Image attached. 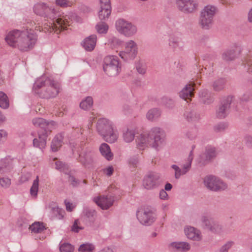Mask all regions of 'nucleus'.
Here are the masks:
<instances>
[{
	"label": "nucleus",
	"instance_id": "obj_1",
	"mask_svg": "<svg viewBox=\"0 0 252 252\" xmlns=\"http://www.w3.org/2000/svg\"><path fill=\"white\" fill-rule=\"evenodd\" d=\"M5 41L10 47L17 48L21 51L31 50L35 45L37 37L29 30H14L8 32L5 37Z\"/></svg>",
	"mask_w": 252,
	"mask_h": 252
},
{
	"label": "nucleus",
	"instance_id": "obj_2",
	"mask_svg": "<svg viewBox=\"0 0 252 252\" xmlns=\"http://www.w3.org/2000/svg\"><path fill=\"white\" fill-rule=\"evenodd\" d=\"M135 142L136 147L139 150L143 151L149 146L158 151L165 145V134L160 127H154L147 132L141 134Z\"/></svg>",
	"mask_w": 252,
	"mask_h": 252
},
{
	"label": "nucleus",
	"instance_id": "obj_3",
	"mask_svg": "<svg viewBox=\"0 0 252 252\" xmlns=\"http://www.w3.org/2000/svg\"><path fill=\"white\" fill-rule=\"evenodd\" d=\"M33 12L37 15L51 20L50 25L45 24L44 27L41 29L39 23L33 22L34 29L36 31H42L45 32H51L53 31L57 32V25H56V20L60 16L58 9L54 5L45 2H38L35 3L33 7Z\"/></svg>",
	"mask_w": 252,
	"mask_h": 252
},
{
	"label": "nucleus",
	"instance_id": "obj_4",
	"mask_svg": "<svg viewBox=\"0 0 252 252\" xmlns=\"http://www.w3.org/2000/svg\"><path fill=\"white\" fill-rule=\"evenodd\" d=\"M33 90L40 97L50 98L58 95L61 90V85L52 78L43 75L36 80Z\"/></svg>",
	"mask_w": 252,
	"mask_h": 252
},
{
	"label": "nucleus",
	"instance_id": "obj_5",
	"mask_svg": "<svg viewBox=\"0 0 252 252\" xmlns=\"http://www.w3.org/2000/svg\"><path fill=\"white\" fill-rule=\"evenodd\" d=\"M218 12L216 6L208 4L205 6L200 12L198 24L203 30H209L214 23V17Z\"/></svg>",
	"mask_w": 252,
	"mask_h": 252
},
{
	"label": "nucleus",
	"instance_id": "obj_6",
	"mask_svg": "<svg viewBox=\"0 0 252 252\" xmlns=\"http://www.w3.org/2000/svg\"><path fill=\"white\" fill-rule=\"evenodd\" d=\"M103 68L104 72L112 77L117 75L121 70V64L118 57L112 55L105 57Z\"/></svg>",
	"mask_w": 252,
	"mask_h": 252
},
{
	"label": "nucleus",
	"instance_id": "obj_7",
	"mask_svg": "<svg viewBox=\"0 0 252 252\" xmlns=\"http://www.w3.org/2000/svg\"><path fill=\"white\" fill-rule=\"evenodd\" d=\"M115 26L119 33L127 37L134 35L137 32L136 25L123 18L117 20Z\"/></svg>",
	"mask_w": 252,
	"mask_h": 252
},
{
	"label": "nucleus",
	"instance_id": "obj_8",
	"mask_svg": "<svg viewBox=\"0 0 252 252\" xmlns=\"http://www.w3.org/2000/svg\"><path fill=\"white\" fill-rule=\"evenodd\" d=\"M204 186L209 190L215 192H221L228 188V185L222 180L213 175L205 177L203 180Z\"/></svg>",
	"mask_w": 252,
	"mask_h": 252
},
{
	"label": "nucleus",
	"instance_id": "obj_9",
	"mask_svg": "<svg viewBox=\"0 0 252 252\" xmlns=\"http://www.w3.org/2000/svg\"><path fill=\"white\" fill-rule=\"evenodd\" d=\"M125 47V50L119 53L120 57L125 61L134 60L138 53L136 43L132 40H128L126 42Z\"/></svg>",
	"mask_w": 252,
	"mask_h": 252
},
{
	"label": "nucleus",
	"instance_id": "obj_10",
	"mask_svg": "<svg viewBox=\"0 0 252 252\" xmlns=\"http://www.w3.org/2000/svg\"><path fill=\"white\" fill-rule=\"evenodd\" d=\"M72 21L80 23L82 22V19L73 13H70L68 15L60 16L56 20V24L57 25V31L60 32L65 30L67 26L70 25Z\"/></svg>",
	"mask_w": 252,
	"mask_h": 252
},
{
	"label": "nucleus",
	"instance_id": "obj_11",
	"mask_svg": "<svg viewBox=\"0 0 252 252\" xmlns=\"http://www.w3.org/2000/svg\"><path fill=\"white\" fill-rule=\"evenodd\" d=\"M136 216L139 222L145 225H151L156 219L155 214L152 211L142 208L137 210Z\"/></svg>",
	"mask_w": 252,
	"mask_h": 252
},
{
	"label": "nucleus",
	"instance_id": "obj_12",
	"mask_svg": "<svg viewBox=\"0 0 252 252\" xmlns=\"http://www.w3.org/2000/svg\"><path fill=\"white\" fill-rule=\"evenodd\" d=\"M232 99L233 96L229 95L222 99L216 112L218 118H224L228 115Z\"/></svg>",
	"mask_w": 252,
	"mask_h": 252
},
{
	"label": "nucleus",
	"instance_id": "obj_13",
	"mask_svg": "<svg viewBox=\"0 0 252 252\" xmlns=\"http://www.w3.org/2000/svg\"><path fill=\"white\" fill-rule=\"evenodd\" d=\"M178 9L185 13H191L198 7V3L195 0H176Z\"/></svg>",
	"mask_w": 252,
	"mask_h": 252
},
{
	"label": "nucleus",
	"instance_id": "obj_14",
	"mask_svg": "<svg viewBox=\"0 0 252 252\" xmlns=\"http://www.w3.org/2000/svg\"><path fill=\"white\" fill-rule=\"evenodd\" d=\"M178 9L185 13H191L198 7V3L195 0H176Z\"/></svg>",
	"mask_w": 252,
	"mask_h": 252
},
{
	"label": "nucleus",
	"instance_id": "obj_15",
	"mask_svg": "<svg viewBox=\"0 0 252 252\" xmlns=\"http://www.w3.org/2000/svg\"><path fill=\"white\" fill-rule=\"evenodd\" d=\"M159 175L156 173L151 172L147 174L143 179V185L147 189H152L159 185Z\"/></svg>",
	"mask_w": 252,
	"mask_h": 252
},
{
	"label": "nucleus",
	"instance_id": "obj_16",
	"mask_svg": "<svg viewBox=\"0 0 252 252\" xmlns=\"http://www.w3.org/2000/svg\"><path fill=\"white\" fill-rule=\"evenodd\" d=\"M168 46L173 51H180L183 49L181 34L176 32L171 34L168 39Z\"/></svg>",
	"mask_w": 252,
	"mask_h": 252
},
{
	"label": "nucleus",
	"instance_id": "obj_17",
	"mask_svg": "<svg viewBox=\"0 0 252 252\" xmlns=\"http://www.w3.org/2000/svg\"><path fill=\"white\" fill-rule=\"evenodd\" d=\"M192 159L193 154L191 151L189 156L188 162L183 165L182 169L175 164L171 166L172 168L175 171V177L176 179H179L181 176L186 174L189 170Z\"/></svg>",
	"mask_w": 252,
	"mask_h": 252
},
{
	"label": "nucleus",
	"instance_id": "obj_18",
	"mask_svg": "<svg viewBox=\"0 0 252 252\" xmlns=\"http://www.w3.org/2000/svg\"><path fill=\"white\" fill-rule=\"evenodd\" d=\"M94 202L103 210H107L114 202V198L110 195H102L94 198Z\"/></svg>",
	"mask_w": 252,
	"mask_h": 252
},
{
	"label": "nucleus",
	"instance_id": "obj_19",
	"mask_svg": "<svg viewBox=\"0 0 252 252\" xmlns=\"http://www.w3.org/2000/svg\"><path fill=\"white\" fill-rule=\"evenodd\" d=\"M32 123L35 127H39L42 129L41 131L46 130L48 133L51 131V129L57 126V124L54 121L47 123L44 119L41 118H35L32 119Z\"/></svg>",
	"mask_w": 252,
	"mask_h": 252
},
{
	"label": "nucleus",
	"instance_id": "obj_20",
	"mask_svg": "<svg viewBox=\"0 0 252 252\" xmlns=\"http://www.w3.org/2000/svg\"><path fill=\"white\" fill-rule=\"evenodd\" d=\"M241 50L242 48L240 45L235 43L223 53L222 58L223 60L226 61L233 60L240 54Z\"/></svg>",
	"mask_w": 252,
	"mask_h": 252
},
{
	"label": "nucleus",
	"instance_id": "obj_21",
	"mask_svg": "<svg viewBox=\"0 0 252 252\" xmlns=\"http://www.w3.org/2000/svg\"><path fill=\"white\" fill-rule=\"evenodd\" d=\"M184 231L189 239L194 241H200L202 240V236L200 231L194 227L187 225L184 227Z\"/></svg>",
	"mask_w": 252,
	"mask_h": 252
},
{
	"label": "nucleus",
	"instance_id": "obj_22",
	"mask_svg": "<svg viewBox=\"0 0 252 252\" xmlns=\"http://www.w3.org/2000/svg\"><path fill=\"white\" fill-rule=\"evenodd\" d=\"M113 127L112 123L105 118L99 119L96 124L97 131L101 136L108 132Z\"/></svg>",
	"mask_w": 252,
	"mask_h": 252
},
{
	"label": "nucleus",
	"instance_id": "obj_23",
	"mask_svg": "<svg viewBox=\"0 0 252 252\" xmlns=\"http://www.w3.org/2000/svg\"><path fill=\"white\" fill-rule=\"evenodd\" d=\"M48 135V132L46 130L38 132V138H35L33 140L34 147L39 148L40 149H44L46 145V139Z\"/></svg>",
	"mask_w": 252,
	"mask_h": 252
},
{
	"label": "nucleus",
	"instance_id": "obj_24",
	"mask_svg": "<svg viewBox=\"0 0 252 252\" xmlns=\"http://www.w3.org/2000/svg\"><path fill=\"white\" fill-rule=\"evenodd\" d=\"M94 158V152L89 149L83 151L79 154L78 160L84 165L92 162Z\"/></svg>",
	"mask_w": 252,
	"mask_h": 252
},
{
	"label": "nucleus",
	"instance_id": "obj_25",
	"mask_svg": "<svg viewBox=\"0 0 252 252\" xmlns=\"http://www.w3.org/2000/svg\"><path fill=\"white\" fill-rule=\"evenodd\" d=\"M194 90L193 84L191 83L187 84L180 92V97L188 102V100H190L193 96Z\"/></svg>",
	"mask_w": 252,
	"mask_h": 252
},
{
	"label": "nucleus",
	"instance_id": "obj_26",
	"mask_svg": "<svg viewBox=\"0 0 252 252\" xmlns=\"http://www.w3.org/2000/svg\"><path fill=\"white\" fill-rule=\"evenodd\" d=\"M97 36L95 34H92L86 37L82 43L84 49L88 51H93L96 45Z\"/></svg>",
	"mask_w": 252,
	"mask_h": 252
},
{
	"label": "nucleus",
	"instance_id": "obj_27",
	"mask_svg": "<svg viewBox=\"0 0 252 252\" xmlns=\"http://www.w3.org/2000/svg\"><path fill=\"white\" fill-rule=\"evenodd\" d=\"M136 133L135 129L132 127H128L123 129L122 132L123 141L126 143L132 142L135 138Z\"/></svg>",
	"mask_w": 252,
	"mask_h": 252
},
{
	"label": "nucleus",
	"instance_id": "obj_28",
	"mask_svg": "<svg viewBox=\"0 0 252 252\" xmlns=\"http://www.w3.org/2000/svg\"><path fill=\"white\" fill-rule=\"evenodd\" d=\"M99 150L102 156L107 160H111L113 158V154L107 144L105 143L101 144L99 146Z\"/></svg>",
	"mask_w": 252,
	"mask_h": 252
},
{
	"label": "nucleus",
	"instance_id": "obj_29",
	"mask_svg": "<svg viewBox=\"0 0 252 252\" xmlns=\"http://www.w3.org/2000/svg\"><path fill=\"white\" fill-rule=\"evenodd\" d=\"M118 136L119 134L118 131L116 129H114L113 127L108 132H107L106 133L102 136L107 142L113 143L117 141Z\"/></svg>",
	"mask_w": 252,
	"mask_h": 252
},
{
	"label": "nucleus",
	"instance_id": "obj_30",
	"mask_svg": "<svg viewBox=\"0 0 252 252\" xmlns=\"http://www.w3.org/2000/svg\"><path fill=\"white\" fill-rule=\"evenodd\" d=\"M170 247L177 251H186L190 249L189 244L187 242H174L170 244Z\"/></svg>",
	"mask_w": 252,
	"mask_h": 252
},
{
	"label": "nucleus",
	"instance_id": "obj_31",
	"mask_svg": "<svg viewBox=\"0 0 252 252\" xmlns=\"http://www.w3.org/2000/svg\"><path fill=\"white\" fill-rule=\"evenodd\" d=\"M200 101L206 104H209L213 101V99L211 96V93L207 90H201L199 94Z\"/></svg>",
	"mask_w": 252,
	"mask_h": 252
},
{
	"label": "nucleus",
	"instance_id": "obj_32",
	"mask_svg": "<svg viewBox=\"0 0 252 252\" xmlns=\"http://www.w3.org/2000/svg\"><path fill=\"white\" fill-rule=\"evenodd\" d=\"M63 136L61 134H58L55 136L52 140L51 148L53 152L57 151L62 146Z\"/></svg>",
	"mask_w": 252,
	"mask_h": 252
},
{
	"label": "nucleus",
	"instance_id": "obj_33",
	"mask_svg": "<svg viewBox=\"0 0 252 252\" xmlns=\"http://www.w3.org/2000/svg\"><path fill=\"white\" fill-rule=\"evenodd\" d=\"M161 111L157 108L150 109L147 113L146 118L151 122L156 121L161 115Z\"/></svg>",
	"mask_w": 252,
	"mask_h": 252
},
{
	"label": "nucleus",
	"instance_id": "obj_34",
	"mask_svg": "<svg viewBox=\"0 0 252 252\" xmlns=\"http://www.w3.org/2000/svg\"><path fill=\"white\" fill-rule=\"evenodd\" d=\"M83 215L85 218L90 223H93L96 217V212L93 209L86 208L84 209Z\"/></svg>",
	"mask_w": 252,
	"mask_h": 252
},
{
	"label": "nucleus",
	"instance_id": "obj_35",
	"mask_svg": "<svg viewBox=\"0 0 252 252\" xmlns=\"http://www.w3.org/2000/svg\"><path fill=\"white\" fill-rule=\"evenodd\" d=\"M209 230L211 232L220 234L222 235L225 233V230L223 226L217 221H213Z\"/></svg>",
	"mask_w": 252,
	"mask_h": 252
},
{
	"label": "nucleus",
	"instance_id": "obj_36",
	"mask_svg": "<svg viewBox=\"0 0 252 252\" xmlns=\"http://www.w3.org/2000/svg\"><path fill=\"white\" fill-rule=\"evenodd\" d=\"M185 118L190 122H195L199 120L200 115L193 110H188L184 113Z\"/></svg>",
	"mask_w": 252,
	"mask_h": 252
},
{
	"label": "nucleus",
	"instance_id": "obj_37",
	"mask_svg": "<svg viewBox=\"0 0 252 252\" xmlns=\"http://www.w3.org/2000/svg\"><path fill=\"white\" fill-rule=\"evenodd\" d=\"M226 81L223 78H220L215 80L212 84L214 91L219 92L224 89Z\"/></svg>",
	"mask_w": 252,
	"mask_h": 252
},
{
	"label": "nucleus",
	"instance_id": "obj_38",
	"mask_svg": "<svg viewBox=\"0 0 252 252\" xmlns=\"http://www.w3.org/2000/svg\"><path fill=\"white\" fill-rule=\"evenodd\" d=\"M45 228L43 223L40 222H35L30 225L29 229L32 232L38 233L42 232Z\"/></svg>",
	"mask_w": 252,
	"mask_h": 252
},
{
	"label": "nucleus",
	"instance_id": "obj_39",
	"mask_svg": "<svg viewBox=\"0 0 252 252\" xmlns=\"http://www.w3.org/2000/svg\"><path fill=\"white\" fill-rule=\"evenodd\" d=\"M93 104V99L91 96H87L83 99L80 103V107L82 109L88 110Z\"/></svg>",
	"mask_w": 252,
	"mask_h": 252
},
{
	"label": "nucleus",
	"instance_id": "obj_40",
	"mask_svg": "<svg viewBox=\"0 0 252 252\" xmlns=\"http://www.w3.org/2000/svg\"><path fill=\"white\" fill-rule=\"evenodd\" d=\"M111 13V8H100L98 11V17L100 20H106Z\"/></svg>",
	"mask_w": 252,
	"mask_h": 252
},
{
	"label": "nucleus",
	"instance_id": "obj_41",
	"mask_svg": "<svg viewBox=\"0 0 252 252\" xmlns=\"http://www.w3.org/2000/svg\"><path fill=\"white\" fill-rule=\"evenodd\" d=\"M217 155V151L214 147H207L206 148L204 155L206 160H209L215 158Z\"/></svg>",
	"mask_w": 252,
	"mask_h": 252
},
{
	"label": "nucleus",
	"instance_id": "obj_42",
	"mask_svg": "<svg viewBox=\"0 0 252 252\" xmlns=\"http://www.w3.org/2000/svg\"><path fill=\"white\" fill-rule=\"evenodd\" d=\"M95 29L99 34H106L108 31L109 26L107 23L101 21L96 25Z\"/></svg>",
	"mask_w": 252,
	"mask_h": 252
},
{
	"label": "nucleus",
	"instance_id": "obj_43",
	"mask_svg": "<svg viewBox=\"0 0 252 252\" xmlns=\"http://www.w3.org/2000/svg\"><path fill=\"white\" fill-rule=\"evenodd\" d=\"M9 102L7 96L2 92H0V107L6 109L9 107Z\"/></svg>",
	"mask_w": 252,
	"mask_h": 252
},
{
	"label": "nucleus",
	"instance_id": "obj_44",
	"mask_svg": "<svg viewBox=\"0 0 252 252\" xmlns=\"http://www.w3.org/2000/svg\"><path fill=\"white\" fill-rule=\"evenodd\" d=\"M39 187V178L37 176L36 179L33 181L32 187L30 189V194L32 196L36 197L37 195Z\"/></svg>",
	"mask_w": 252,
	"mask_h": 252
},
{
	"label": "nucleus",
	"instance_id": "obj_45",
	"mask_svg": "<svg viewBox=\"0 0 252 252\" xmlns=\"http://www.w3.org/2000/svg\"><path fill=\"white\" fill-rule=\"evenodd\" d=\"M75 3V0H55L56 5L61 7L72 6Z\"/></svg>",
	"mask_w": 252,
	"mask_h": 252
},
{
	"label": "nucleus",
	"instance_id": "obj_46",
	"mask_svg": "<svg viewBox=\"0 0 252 252\" xmlns=\"http://www.w3.org/2000/svg\"><path fill=\"white\" fill-rule=\"evenodd\" d=\"M94 250V245L90 243L83 244L80 246L78 249L80 252H93Z\"/></svg>",
	"mask_w": 252,
	"mask_h": 252
},
{
	"label": "nucleus",
	"instance_id": "obj_47",
	"mask_svg": "<svg viewBox=\"0 0 252 252\" xmlns=\"http://www.w3.org/2000/svg\"><path fill=\"white\" fill-rule=\"evenodd\" d=\"M60 251L61 252H73L74 247L69 243H63L60 244Z\"/></svg>",
	"mask_w": 252,
	"mask_h": 252
},
{
	"label": "nucleus",
	"instance_id": "obj_48",
	"mask_svg": "<svg viewBox=\"0 0 252 252\" xmlns=\"http://www.w3.org/2000/svg\"><path fill=\"white\" fill-rule=\"evenodd\" d=\"M128 162L130 166L133 167H137L139 164V156L135 155L130 157L128 160Z\"/></svg>",
	"mask_w": 252,
	"mask_h": 252
},
{
	"label": "nucleus",
	"instance_id": "obj_49",
	"mask_svg": "<svg viewBox=\"0 0 252 252\" xmlns=\"http://www.w3.org/2000/svg\"><path fill=\"white\" fill-rule=\"evenodd\" d=\"M234 242L232 241L226 242L220 248V252H228L229 250L234 245Z\"/></svg>",
	"mask_w": 252,
	"mask_h": 252
},
{
	"label": "nucleus",
	"instance_id": "obj_50",
	"mask_svg": "<svg viewBox=\"0 0 252 252\" xmlns=\"http://www.w3.org/2000/svg\"><path fill=\"white\" fill-rule=\"evenodd\" d=\"M200 220L202 225L204 226L205 228L209 229V227H210L212 224L210 223L208 217L206 215H203L200 217Z\"/></svg>",
	"mask_w": 252,
	"mask_h": 252
},
{
	"label": "nucleus",
	"instance_id": "obj_51",
	"mask_svg": "<svg viewBox=\"0 0 252 252\" xmlns=\"http://www.w3.org/2000/svg\"><path fill=\"white\" fill-rule=\"evenodd\" d=\"M198 134V130L196 128L190 129L187 133V136L191 140L195 139Z\"/></svg>",
	"mask_w": 252,
	"mask_h": 252
},
{
	"label": "nucleus",
	"instance_id": "obj_52",
	"mask_svg": "<svg viewBox=\"0 0 252 252\" xmlns=\"http://www.w3.org/2000/svg\"><path fill=\"white\" fill-rule=\"evenodd\" d=\"M108 44L112 47H115L121 43V41L116 37L110 36L108 40Z\"/></svg>",
	"mask_w": 252,
	"mask_h": 252
},
{
	"label": "nucleus",
	"instance_id": "obj_53",
	"mask_svg": "<svg viewBox=\"0 0 252 252\" xmlns=\"http://www.w3.org/2000/svg\"><path fill=\"white\" fill-rule=\"evenodd\" d=\"M245 66L248 71L252 72V56L248 55L245 60Z\"/></svg>",
	"mask_w": 252,
	"mask_h": 252
},
{
	"label": "nucleus",
	"instance_id": "obj_54",
	"mask_svg": "<svg viewBox=\"0 0 252 252\" xmlns=\"http://www.w3.org/2000/svg\"><path fill=\"white\" fill-rule=\"evenodd\" d=\"M11 184V180L10 179L5 177L0 178V185L1 187L7 188Z\"/></svg>",
	"mask_w": 252,
	"mask_h": 252
},
{
	"label": "nucleus",
	"instance_id": "obj_55",
	"mask_svg": "<svg viewBox=\"0 0 252 252\" xmlns=\"http://www.w3.org/2000/svg\"><path fill=\"white\" fill-rule=\"evenodd\" d=\"M136 70L140 74H143L146 72V67L144 63H138L136 65Z\"/></svg>",
	"mask_w": 252,
	"mask_h": 252
},
{
	"label": "nucleus",
	"instance_id": "obj_56",
	"mask_svg": "<svg viewBox=\"0 0 252 252\" xmlns=\"http://www.w3.org/2000/svg\"><path fill=\"white\" fill-rule=\"evenodd\" d=\"M100 8H111L110 0H99Z\"/></svg>",
	"mask_w": 252,
	"mask_h": 252
},
{
	"label": "nucleus",
	"instance_id": "obj_57",
	"mask_svg": "<svg viewBox=\"0 0 252 252\" xmlns=\"http://www.w3.org/2000/svg\"><path fill=\"white\" fill-rule=\"evenodd\" d=\"M83 229V227L79 225V223L78 220H75L71 227V230L74 232H78L80 230Z\"/></svg>",
	"mask_w": 252,
	"mask_h": 252
},
{
	"label": "nucleus",
	"instance_id": "obj_58",
	"mask_svg": "<svg viewBox=\"0 0 252 252\" xmlns=\"http://www.w3.org/2000/svg\"><path fill=\"white\" fill-rule=\"evenodd\" d=\"M162 101L164 104L167 107L172 108L174 105V101L171 98L164 97L162 99Z\"/></svg>",
	"mask_w": 252,
	"mask_h": 252
},
{
	"label": "nucleus",
	"instance_id": "obj_59",
	"mask_svg": "<svg viewBox=\"0 0 252 252\" xmlns=\"http://www.w3.org/2000/svg\"><path fill=\"white\" fill-rule=\"evenodd\" d=\"M227 127V125L226 123H222L217 125L215 126V129L216 131L220 132L223 131Z\"/></svg>",
	"mask_w": 252,
	"mask_h": 252
},
{
	"label": "nucleus",
	"instance_id": "obj_60",
	"mask_svg": "<svg viewBox=\"0 0 252 252\" xmlns=\"http://www.w3.org/2000/svg\"><path fill=\"white\" fill-rule=\"evenodd\" d=\"M7 137V132L3 129H0V143H2L6 141Z\"/></svg>",
	"mask_w": 252,
	"mask_h": 252
},
{
	"label": "nucleus",
	"instance_id": "obj_61",
	"mask_svg": "<svg viewBox=\"0 0 252 252\" xmlns=\"http://www.w3.org/2000/svg\"><path fill=\"white\" fill-rule=\"evenodd\" d=\"M114 171V168L112 166H109L104 169V173L108 176L112 175Z\"/></svg>",
	"mask_w": 252,
	"mask_h": 252
},
{
	"label": "nucleus",
	"instance_id": "obj_62",
	"mask_svg": "<svg viewBox=\"0 0 252 252\" xmlns=\"http://www.w3.org/2000/svg\"><path fill=\"white\" fill-rule=\"evenodd\" d=\"M159 198L162 200H167L168 198V195L166 191L161 189L159 192Z\"/></svg>",
	"mask_w": 252,
	"mask_h": 252
},
{
	"label": "nucleus",
	"instance_id": "obj_63",
	"mask_svg": "<svg viewBox=\"0 0 252 252\" xmlns=\"http://www.w3.org/2000/svg\"><path fill=\"white\" fill-rule=\"evenodd\" d=\"M64 203L66 206V209L69 212H71L73 210L74 208V206L66 200L64 201Z\"/></svg>",
	"mask_w": 252,
	"mask_h": 252
},
{
	"label": "nucleus",
	"instance_id": "obj_64",
	"mask_svg": "<svg viewBox=\"0 0 252 252\" xmlns=\"http://www.w3.org/2000/svg\"><path fill=\"white\" fill-rule=\"evenodd\" d=\"M250 98V95L248 93H245L240 98L241 101H248Z\"/></svg>",
	"mask_w": 252,
	"mask_h": 252
}]
</instances>
